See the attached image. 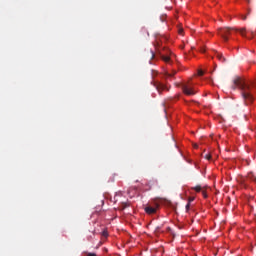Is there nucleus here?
<instances>
[{
  "label": "nucleus",
  "instance_id": "39448f33",
  "mask_svg": "<svg viewBox=\"0 0 256 256\" xmlns=\"http://www.w3.org/2000/svg\"><path fill=\"white\" fill-rule=\"evenodd\" d=\"M159 206H157L156 208H153L151 206H146L145 207V212L148 214V215H155V213H157V208Z\"/></svg>",
  "mask_w": 256,
  "mask_h": 256
},
{
  "label": "nucleus",
  "instance_id": "aec40b11",
  "mask_svg": "<svg viewBox=\"0 0 256 256\" xmlns=\"http://www.w3.org/2000/svg\"><path fill=\"white\" fill-rule=\"evenodd\" d=\"M201 53H205V49L202 47L200 48Z\"/></svg>",
  "mask_w": 256,
  "mask_h": 256
},
{
  "label": "nucleus",
  "instance_id": "f03ea898",
  "mask_svg": "<svg viewBox=\"0 0 256 256\" xmlns=\"http://www.w3.org/2000/svg\"><path fill=\"white\" fill-rule=\"evenodd\" d=\"M231 31H239L240 35L242 37H245L246 39H251L249 37H247V33H250V35H252V37H255L256 32L249 29L247 30L246 28H241V29H237V28H219L218 29V35H220V37H222V39L227 42L229 41V37H227V35L231 34Z\"/></svg>",
  "mask_w": 256,
  "mask_h": 256
},
{
  "label": "nucleus",
  "instance_id": "9d476101",
  "mask_svg": "<svg viewBox=\"0 0 256 256\" xmlns=\"http://www.w3.org/2000/svg\"><path fill=\"white\" fill-rule=\"evenodd\" d=\"M162 59L165 61V63H171V58L169 56H162Z\"/></svg>",
  "mask_w": 256,
  "mask_h": 256
},
{
  "label": "nucleus",
  "instance_id": "dca6fc26",
  "mask_svg": "<svg viewBox=\"0 0 256 256\" xmlns=\"http://www.w3.org/2000/svg\"><path fill=\"white\" fill-rule=\"evenodd\" d=\"M178 33H179V35H183V28H180V29L178 30Z\"/></svg>",
  "mask_w": 256,
  "mask_h": 256
},
{
  "label": "nucleus",
  "instance_id": "f3484780",
  "mask_svg": "<svg viewBox=\"0 0 256 256\" xmlns=\"http://www.w3.org/2000/svg\"><path fill=\"white\" fill-rule=\"evenodd\" d=\"M189 207H191V204L188 202V204L186 205V210L189 211Z\"/></svg>",
  "mask_w": 256,
  "mask_h": 256
},
{
  "label": "nucleus",
  "instance_id": "1a4fd4ad",
  "mask_svg": "<svg viewBox=\"0 0 256 256\" xmlns=\"http://www.w3.org/2000/svg\"><path fill=\"white\" fill-rule=\"evenodd\" d=\"M177 73V71L173 70L172 73L165 72V77H174V75Z\"/></svg>",
  "mask_w": 256,
  "mask_h": 256
},
{
  "label": "nucleus",
  "instance_id": "412c9836",
  "mask_svg": "<svg viewBox=\"0 0 256 256\" xmlns=\"http://www.w3.org/2000/svg\"><path fill=\"white\" fill-rule=\"evenodd\" d=\"M103 236H104V237H107V232L104 231V232H103Z\"/></svg>",
  "mask_w": 256,
  "mask_h": 256
},
{
  "label": "nucleus",
  "instance_id": "f8f14e48",
  "mask_svg": "<svg viewBox=\"0 0 256 256\" xmlns=\"http://www.w3.org/2000/svg\"><path fill=\"white\" fill-rule=\"evenodd\" d=\"M198 75H199L200 77H203V75H205V72H203V70H199V71H198Z\"/></svg>",
  "mask_w": 256,
  "mask_h": 256
},
{
  "label": "nucleus",
  "instance_id": "2eb2a0df",
  "mask_svg": "<svg viewBox=\"0 0 256 256\" xmlns=\"http://www.w3.org/2000/svg\"><path fill=\"white\" fill-rule=\"evenodd\" d=\"M205 159H207L208 161H210V159H211V155L206 154V155H205Z\"/></svg>",
  "mask_w": 256,
  "mask_h": 256
},
{
  "label": "nucleus",
  "instance_id": "423d86ee",
  "mask_svg": "<svg viewBox=\"0 0 256 256\" xmlns=\"http://www.w3.org/2000/svg\"><path fill=\"white\" fill-rule=\"evenodd\" d=\"M216 57H217L218 60L221 61V63H225L226 59H225V56H223L222 53L216 52Z\"/></svg>",
  "mask_w": 256,
  "mask_h": 256
},
{
  "label": "nucleus",
  "instance_id": "4be33fe9",
  "mask_svg": "<svg viewBox=\"0 0 256 256\" xmlns=\"http://www.w3.org/2000/svg\"><path fill=\"white\" fill-rule=\"evenodd\" d=\"M156 43H157V45H158V47H159V45H160V44H159V40H156Z\"/></svg>",
  "mask_w": 256,
  "mask_h": 256
},
{
  "label": "nucleus",
  "instance_id": "5701e85b",
  "mask_svg": "<svg viewBox=\"0 0 256 256\" xmlns=\"http://www.w3.org/2000/svg\"><path fill=\"white\" fill-rule=\"evenodd\" d=\"M242 19L245 21V19H247V16H244Z\"/></svg>",
  "mask_w": 256,
  "mask_h": 256
},
{
  "label": "nucleus",
  "instance_id": "a211bd4d",
  "mask_svg": "<svg viewBox=\"0 0 256 256\" xmlns=\"http://www.w3.org/2000/svg\"><path fill=\"white\" fill-rule=\"evenodd\" d=\"M87 256H97L95 253H88Z\"/></svg>",
  "mask_w": 256,
  "mask_h": 256
},
{
  "label": "nucleus",
  "instance_id": "7ed1b4c3",
  "mask_svg": "<svg viewBox=\"0 0 256 256\" xmlns=\"http://www.w3.org/2000/svg\"><path fill=\"white\" fill-rule=\"evenodd\" d=\"M181 89L184 95H187L188 97H191V95L197 94V90H195V88L191 87V85H188V84H182Z\"/></svg>",
  "mask_w": 256,
  "mask_h": 256
},
{
  "label": "nucleus",
  "instance_id": "6ab92c4d",
  "mask_svg": "<svg viewBox=\"0 0 256 256\" xmlns=\"http://www.w3.org/2000/svg\"><path fill=\"white\" fill-rule=\"evenodd\" d=\"M122 205V209H125L127 207V203H123Z\"/></svg>",
  "mask_w": 256,
  "mask_h": 256
},
{
  "label": "nucleus",
  "instance_id": "4468645a",
  "mask_svg": "<svg viewBox=\"0 0 256 256\" xmlns=\"http://www.w3.org/2000/svg\"><path fill=\"white\" fill-rule=\"evenodd\" d=\"M192 201H195V197H190L189 199H188V203H192Z\"/></svg>",
  "mask_w": 256,
  "mask_h": 256
},
{
  "label": "nucleus",
  "instance_id": "f257e3e1",
  "mask_svg": "<svg viewBox=\"0 0 256 256\" xmlns=\"http://www.w3.org/2000/svg\"><path fill=\"white\" fill-rule=\"evenodd\" d=\"M237 87L241 90L242 97L246 103V105H249V103H253V93L251 92V86L243 81L241 77H236L233 80L232 89L235 91Z\"/></svg>",
  "mask_w": 256,
  "mask_h": 256
},
{
  "label": "nucleus",
  "instance_id": "9b49d317",
  "mask_svg": "<svg viewBox=\"0 0 256 256\" xmlns=\"http://www.w3.org/2000/svg\"><path fill=\"white\" fill-rule=\"evenodd\" d=\"M150 59H155V53L153 51H150Z\"/></svg>",
  "mask_w": 256,
  "mask_h": 256
},
{
  "label": "nucleus",
  "instance_id": "20e7f679",
  "mask_svg": "<svg viewBox=\"0 0 256 256\" xmlns=\"http://www.w3.org/2000/svg\"><path fill=\"white\" fill-rule=\"evenodd\" d=\"M151 85H153L156 88L158 93H162V91H169V88H167V86H165V84H163V83H161L159 81L153 80L151 82Z\"/></svg>",
  "mask_w": 256,
  "mask_h": 256
},
{
  "label": "nucleus",
  "instance_id": "0eeeda50",
  "mask_svg": "<svg viewBox=\"0 0 256 256\" xmlns=\"http://www.w3.org/2000/svg\"><path fill=\"white\" fill-rule=\"evenodd\" d=\"M205 189V187L201 186V185H197L195 187H192L193 191H196V193H201V191H203Z\"/></svg>",
  "mask_w": 256,
  "mask_h": 256
},
{
  "label": "nucleus",
  "instance_id": "ddd939ff",
  "mask_svg": "<svg viewBox=\"0 0 256 256\" xmlns=\"http://www.w3.org/2000/svg\"><path fill=\"white\" fill-rule=\"evenodd\" d=\"M202 195H203L204 199H207V192L205 191V189L202 190Z\"/></svg>",
  "mask_w": 256,
  "mask_h": 256
},
{
  "label": "nucleus",
  "instance_id": "6e6552de",
  "mask_svg": "<svg viewBox=\"0 0 256 256\" xmlns=\"http://www.w3.org/2000/svg\"><path fill=\"white\" fill-rule=\"evenodd\" d=\"M248 179H250V181H253L254 183H256V176L253 173L248 174Z\"/></svg>",
  "mask_w": 256,
  "mask_h": 256
}]
</instances>
